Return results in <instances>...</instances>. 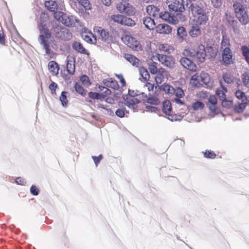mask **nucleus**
I'll use <instances>...</instances> for the list:
<instances>
[{"label": "nucleus", "instance_id": "58836bf2", "mask_svg": "<svg viewBox=\"0 0 249 249\" xmlns=\"http://www.w3.org/2000/svg\"><path fill=\"white\" fill-rule=\"evenodd\" d=\"M241 51L247 62L249 63V48L246 46H243L241 47Z\"/></svg>", "mask_w": 249, "mask_h": 249}, {"label": "nucleus", "instance_id": "6e6d98bb", "mask_svg": "<svg viewBox=\"0 0 249 249\" xmlns=\"http://www.w3.org/2000/svg\"><path fill=\"white\" fill-rule=\"evenodd\" d=\"M204 156L207 158L213 159L215 157L216 155L213 151H206L204 152Z\"/></svg>", "mask_w": 249, "mask_h": 249}, {"label": "nucleus", "instance_id": "39448f33", "mask_svg": "<svg viewBox=\"0 0 249 249\" xmlns=\"http://www.w3.org/2000/svg\"><path fill=\"white\" fill-rule=\"evenodd\" d=\"M162 111L166 117L171 121H180L185 115L184 113H173L171 103L169 100H166L163 102Z\"/></svg>", "mask_w": 249, "mask_h": 249}, {"label": "nucleus", "instance_id": "e433bc0d", "mask_svg": "<svg viewBox=\"0 0 249 249\" xmlns=\"http://www.w3.org/2000/svg\"><path fill=\"white\" fill-rule=\"evenodd\" d=\"M161 51L167 53H172L174 51V49L167 44H162L160 46Z\"/></svg>", "mask_w": 249, "mask_h": 249}, {"label": "nucleus", "instance_id": "393cba45", "mask_svg": "<svg viewBox=\"0 0 249 249\" xmlns=\"http://www.w3.org/2000/svg\"><path fill=\"white\" fill-rule=\"evenodd\" d=\"M221 89H218L216 90V94L218 96L219 99L222 101L226 98L225 93L228 92V89L226 87L222 85L220 82Z\"/></svg>", "mask_w": 249, "mask_h": 249}, {"label": "nucleus", "instance_id": "9b49d317", "mask_svg": "<svg viewBox=\"0 0 249 249\" xmlns=\"http://www.w3.org/2000/svg\"><path fill=\"white\" fill-rule=\"evenodd\" d=\"M157 57L159 62L164 66L171 70L175 68V59L172 56L157 54Z\"/></svg>", "mask_w": 249, "mask_h": 249}, {"label": "nucleus", "instance_id": "f03ea898", "mask_svg": "<svg viewBox=\"0 0 249 249\" xmlns=\"http://www.w3.org/2000/svg\"><path fill=\"white\" fill-rule=\"evenodd\" d=\"M187 4V10L191 12L196 22L200 25H205L208 20L206 9L196 3L192 2L190 0H185Z\"/></svg>", "mask_w": 249, "mask_h": 249}, {"label": "nucleus", "instance_id": "13d9d810", "mask_svg": "<svg viewBox=\"0 0 249 249\" xmlns=\"http://www.w3.org/2000/svg\"><path fill=\"white\" fill-rule=\"evenodd\" d=\"M92 159H93L96 165V166L97 167L98 163L100 162V160L103 159V156L102 155H100L98 157L92 156Z\"/></svg>", "mask_w": 249, "mask_h": 249}, {"label": "nucleus", "instance_id": "7ed1b4c3", "mask_svg": "<svg viewBox=\"0 0 249 249\" xmlns=\"http://www.w3.org/2000/svg\"><path fill=\"white\" fill-rule=\"evenodd\" d=\"M182 54L185 56L196 58L200 62H203L205 59L206 53L204 46L200 44L198 46L196 51L190 49H184Z\"/></svg>", "mask_w": 249, "mask_h": 249}, {"label": "nucleus", "instance_id": "864d4df0", "mask_svg": "<svg viewBox=\"0 0 249 249\" xmlns=\"http://www.w3.org/2000/svg\"><path fill=\"white\" fill-rule=\"evenodd\" d=\"M143 93H144L143 92H141L139 90H134L129 89V90H128L129 96L128 97H135V96H138L141 94H143Z\"/></svg>", "mask_w": 249, "mask_h": 249}, {"label": "nucleus", "instance_id": "09e8293b", "mask_svg": "<svg viewBox=\"0 0 249 249\" xmlns=\"http://www.w3.org/2000/svg\"><path fill=\"white\" fill-rule=\"evenodd\" d=\"M78 2L86 9L89 10L91 8L89 0H79Z\"/></svg>", "mask_w": 249, "mask_h": 249}, {"label": "nucleus", "instance_id": "cd10ccee", "mask_svg": "<svg viewBox=\"0 0 249 249\" xmlns=\"http://www.w3.org/2000/svg\"><path fill=\"white\" fill-rule=\"evenodd\" d=\"M197 23L196 25L192 26L189 31V34L192 37L197 36L201 34L200 29Z\"/></svg>", "mask_w": 249, "mask_h": 249}, {"label": "nucleus", "instance_id": "c756f323", "mask_svg": "<svg viewBox=\"0 0 249 249\" xmlns=\"http://www.w3.org/2000/svg\"><path fill=\"white\" fill-rule=\"evenodd\" d=\"M45 5L47 9L51 12H55L57 7V4L53 0L46 1Z\"/></svg>", "mask_w": 249, "mask_h": 249}, {"label": "nucleus", "instance_id": "412c9836", "mask_svg": "<svg viewBox=\"0 0 249 249\" xmlns=\"http://www.w3.org/2000/svg\"><path fill=\"white\" fill-rule=\"evenodd\" d=\"M231 43H230V39L229 37L226 35V34H223L222 35V40L221 43V46L220 48V50H224L225 49H231Z\"/></svg>", "mask_w": 249, "mask_h": 249}, {"label": "nucleus", "instance_id": "a878e982", "mask_svg": "<svg viewBox=\"0 0 249 249\" xmlns=\"http://www.w3.org/2000/svg\"><path fill=\"white\" fill-rule=\"evenodd\" d=\"M159 17L163 20L171 22L173 24H176V23L174 18L171 16V14L168 12H164V13L161 12Z\"/></svg>", "mask_w": 249, "mask_h": 249}, {"label": "nucleus", "instance_id": "4d7b16f0", "mask_svg": "<svg viewBox=\"0 0 249 249\" xmlns=\"http://www.w3.org/2000/svg\"><path fill=\"white\" fill-rule=\"evenodd\" d=\"M58 87L57 85L54 83V82H52L50 86H49V89L51 90L52 94H53L55 93V89L56 88Z\"/></svg>", "mask_w": 249, "mask_h": 249}, {"label": "nucleus", "instance_id": "4468645a", "mask_svg": "<svg viewBox=\"0 0 249 249\" xmlns=\"http://www.w3.org/2000/svg\"><path fill=\"white\" fill-rule=\"evenodd\" d=\"M185 56L182 57L180 60V64L185 69L190 71H196L197 70V66L192 61Z\"/></svg>", "mask_w": 249, "mask_h": 249}, {"label": "nucleus", "instance_id": "aec40b11", "mask_svg": "<svg viewBox=\"0 0 249 249\" xmlns=\"http://www.w3.org/2000/svg\"><path fill=\"white\" fill-rule=\"evenodd\" d=\"M124 58L128 61L133 66L139 67L140 66V60L135 56L131 54L125 53L124 54Z\"/></svg>", "mask_w": 249, "mask_h": 249}, {"label": "nucleus", "instance_id": "e2e57ef3", "mask_svg": "<svg viewBox=\"0 0 249 249\" xmlns=\"http://www.w3.org/2000/svg\"><path fill=\"white\" fill-rule=\"evenodd\" d=\"M30 192L33 195L35 196H37L38 194V189L35 185L32 186L30 188Z\"/></svg>", "mask_w": 249, "mask_h": 249}, {"label": "nucleus", "instance_id": "b1692460", "mask_svg": "<svg viewBox=\"0 0 249 249\" xmlns=\"http://www.w3.org/2000/svg\"><path fill=\"white\" fill-rule=\"evenodd\" d=\"M59 66L56 62L54 61H50L48 64V69L50 72L53 75H57L58 74Z\"/></svg>", "mask_w": 249, "mask_h": 249}, {"label": "nucleus", "instance_id": "052dcab7", "mask_svg": "<svg viewBox=\"0 0 249 249\" xmlns=\"http://www.w3.org/2000/svg\"><path fill=\"white\" fill-rule=\"evenodd\" d=\"M16 182L18 184L23 185L26 183V181L24 178L19 177L16 178Z\"/></svg>", "mask_w": 249, "mask_h": 249}, {"label": "nucleus", "instance_id": "49530a36", "mask_svg": "<svg viewBox=\"0 0 249 249\" xmlns=\"http://www.w3.org/2000/svg\"><path fill=\"white\" fill-rule=\"evenodd\" d=\"M242 80L244 85L249 88V71H247L243 74Z\"/></svg>", "mask_w": 249, "mask_h": 249}, {"label": "nucleus", "instance_id": "f704fd0d", "mask_svg": "<svg viewBox=\"0 0 249 249\" xmlns=\"http://www.w3.org/2000/svg\"><path fill=\"white\" fill-rule=\"evenodd\" d=\"M204 107V104L200 101H196L192 105V108L196 111L202 110Z\"/></svg>", "mask_w": 249, "mask_h": 249}, {"label": "nucleus", "instance_id": "473e14b6", "mask_svg": "<svg viewBox=\"0 0 249 249\" xmlns=\"http://www.w3.org/2000/svg\"><path fill=\"white\" fill-rule=\"evenodd\" d=\"M136 25L135 21L130 18L124 16L122 25L133 27Z\"/></svg>", "mask_w": 249, "mask_h": 249}, {"label": "nucleus", "instance_id": "7c9ffc66", "mask_svg": "<svg viewBox=\"0 0 249 249\" xmlns=\"http://www.w3.org/2000/svg\"><path fill=\"white\" fill-rule=\"evenodd\" d=\"M67 71L70 74H73L75 72V62L72 60H68L67 65Z\"/></svg>", "mask_w": 249, "mask_h": 249}, {"label": "nucleus", "instance_id": "6e6552de", "mask_svg": "<svg viewBox=\"0 0 249 249\" xmlns=\"http://www.w3.org/2000/svg\"><path fill=\"white\" fill-rule=\"evenodd\" d=\"M236 16L240 22L243 24H247L249 22V19L244 6L239 2L233 4Z\"/></svg>", "mask_w": 249, "mask_h": 249}, {"label": "nucleus", "instance_id": "a18cd8bd", "mask_svg": "<svg viewBox=\"0 0 249 249\" xmlns=\"http://www.w3.org/2000/svg\"><path fill=\"white\" fill-rule=\"evenodd\" d=\"M93 36L94 37V39H92L90 36L89 35L84 34H83L82 35V37L84 40H85L86 42L88 43L94 44L96 42V38Z\"/></svg>", "mask_w": 249, "mask_h": 249}, {"label": "nucleus", "instance_id": "f257e3e1", "mask_svg": "<svg viewBox=\"0 0 249 249\" xmlns=\"http://www.w3.org/2000/svg\"><path fill=\"white\" fill-rule=\"evenodd\" d=\"M48 22L49 19L47 15L44 13H41L38 24V28L40 31L38 40L45 49L46 54L48 55V58L50 59L53 57L54 53L50 48L51 42L53 41L51 34L49 30L45 28Z\"/></svg>", "mask_w": 249, "mask_h": 249}, {"label": "nucleus", "instance_id": "69168bd1", "mask_svg": "<svg viewBox=\"0 0 249 249\" xmlns=\"http://www.w3.org/2000/svg\"><path fill=\"white\" fill-rule=\"evenodd\" d=\"M116 76L120 80L122 86L124 87L125 86V81L122 74H116Z\"/></svg>", "mask_w": 249, "mask_h": 249}, {"label": "nucleus", "instance_id": "f3484780", "mask_svg": "<svg viewBox=\"0 0 249 249\" xmlns=\"http://www.w3.org/2000/svg\"><path fill=\"white\" fill-rule=\"evenodd\" d=\"M146 11L149 17L152 18L158 17L160 14V9L153 5H149L146 7Z\"/></svg>", "mask_w": 249, "mask_h": 249}, {"label": "nucleus", "instance_id": "5fc2aeb1", "mask_svg": "<svg viewBox=\"0 0 249 249\" xmlns=\"http://www.w3.org/2000/svg\"><path fill=\"white\" fill-rule=\"evenodd\" d=\"M156 65V63L153 62L149 65V70L152 74H155L158 72V69Z\"/></svg>", "mask_w": 249, "mask_h": 249}, {"label": "nucleus", "instance_id": "c03bdc74", "mask_svg": "<svg viewBox=\"0 0 249 249\" xmlns=\"http://www.w3.org/2000/svg\"><path fill=\"white\" fill-rule=\"evenodd\" d=\"M221 105L222 107L226 108H230L233 105V103L230 99L225 98V99L221 101Z\"/></svg>", "mask_w": 249, "mask_h": 249}, {"label": "nucleus", "instance_id": "20e7f679", "mask_svg": "<svg viewBox=\"0 0 249 249\" xmlns=\"http://www.w3.org/2000/svg\"><path fill=\"white\" fill-rule=\"evenodd\" d=\"M54 18L56 20L68 27H73L75 25L76 23L78 22L76 17L63 12H55Z\"/></svg>", "mask_w": 249, "mask_h": 249}, {"label": "nucleus", "instance_id": "72a5a7b5", "mask_svg": "<svg viewBox=\"0 0 249 249\" xmlns=\"http://www.w3.org/2000/svg\"><path fill=\"white\" fill-rule=\"evenodd\" d=\"M124 17V15L117 14L111 16L110 18L113 21L122 25Z\"/></svg>", "mask_w": 249, "mask_h": 249}, {"label": "nucleus", "instance_id": "c85d7f7f", "mask_svg": "<svg viewBox=\"0 0 249 249\" xmlns=\"http://www.w3.org/2000/svg\"><path fill=\"white\" fill-rule=\"evenodd\" d=\"M177 35L179 40L182 42L184 40L187 36V32L183 27H179L177 30Z\"/></svg>", "mask_w": 249, "mask_h": 249}, {"label": "nucleus", "instance_id": "4be33fe9", "mask_svg": "<svg viewBox=\"0 0 249 249\" xmlns=\"http://www.w3.org/2000/svg\"><path fill=\"white\" fill-rule=\"evenodd\" d=\"M217 104V98L215 95H211L208 98V106L210 110L214 112L216 109V105Z\"/></svg>", "mask_w": 249, "mask_h": 249}, {"label": "nucleus", "instance_id": "bb28decb", "mask_svg": "<svg viewBox=\"0 0 249 249\" xmlns=\"http://www.w3.org/2000/svg\"><path fill=\"white\" fill-rule=\"evenodd\" d=\"M139 72L142 78H139L141 81L146 82L149 79L150 75L149 72L145 68L143 67H141L139 69Z\"/></svg>", "mask_w": 249, "mask_h": 249}, {"label": "nucleus", "instance_id": "680f3d73", "mask_svg": "<svg viewBox=\"0 0 249 249\" xmlns=\"http://www.w3.org/2000/svg\"><path fill=\"white\" fill-rule=\"evenodd\" d=\"M164 78L163 76L159 75L157 74V75L155 77V81L157 84H160L162 83V80Z\"/></svg>", "mask_w": 249, "mask_h": 249}, {"label": "nucleus", "instance_id": "774afa93", "mask_svg": "<svg viewBox=\"0 0 249 249\" xmlns=\"http://www.w3.org/2000/svg\"><path fill=\"white\" fill-rule=\"evenodd\" d=\"M173 102L176 103L177 104L182 105L184 104V101L181 100L179 98H175L172 99Z\"/></svg>", "mask_w": 249, "mask_h": 249}, {"label": "nucleus", "instance_id": "8fccbe9b", "mask_svg": "<svg viewBox=\"0 0 249 249\" xmlns=\"http://www.w3.org/2000/svg\"><path fill=\"white\" fill-rule=\"evenodd\" d=\"M99 90L100 91L102 92V93L103 94L105 97L107 95H110L111 93V90L103 86H99Z\"/></svg>", "mask_w": 249, "mask_h": 249}, {"label": "nucleus", "instance_id": "423d86ee", "mask_svg": "<svg viewBox=\"0 0 249 249\" xmlns=\"http://www.w3.org/2000/svg\"><path fill=\"white\" fill-rule=\"evenodd\" d=\"M52 32L56 37L63 40H70L72 38L70 31L62 25L54 26Z\"/></svg>", "mask_w": 249, "mask_h": 249}, {"label": "nucleus", "instance_id": "79ce46f5", "mask_svg": "<svg viewBox=\"0 0 249 249\" xmlns=\"http://www.w3.org/2000/svg\"><path fill=\"white\" fill-rule=\"evenodd\" d=\"M80 80L82 84L88 87L91 84L89 77L86 75H82L80 77Z\"/></svg>", "mask_w": 249, "mask_h": 249}, {"label": "nucleus", "instance_id": "5701e85b", "mask_svg": "<svg viewBox=\"0 0 249 249\" xmlns=\"http://www.w3.org/2000/svg\"><path fill=\"white\" fill-rule=\"evenodd\" d=\"M73 49L78 53L88 54L86 49L83 47V45L79 42L74 41L72 45Z\"/></svg>", "mask_w": 249, "mask_h": 249}, {"label": "nucleus", "instance_id": "ea45409f", "mask_svg": "<svg viewBox=\"0 0 249 249\" xmlns=\"http://www.w3.org/2000/svg\"><path fill=\"white\" fill-rule=\"evenodd\" d=\"M173 94H174L176 98H182L184 96V93L183 90L180 88L174 89V91Z\"/></svg>", "mask_w": 249, "mask_h": 249}, {"label": "nucleus", "instance_id": "de8ad7c7", "mask_svg": "<svg viewBox=\"0 0 249 249\" xmlns=\"http://www.w3.org/2000/svg\"><path fill=\"white\" fill-rule=\"evenodd\" d=\"M246 107V103L243 102L238 104L235 107V110L236 112L240 113L242 112Z\"/></svg>", "mask_w": 249, "mask_h": 249}, {"label": "nucleus", "instance_id": "603ef678", "mask_svg": "<svg viewBox=\"0 0 249 249\" xmlns=\"http://www.w3.org/2000/svg\"><path fill=\"white\" fill-rule=\"evenodd\" d=\"M223 78L224 82L227 84H231L233 82L232 76L229 73H224Z\"/></svg>", "mask_w": 249, "mask_h": 249}, {"label": "nucleus", "instance_id": "ddd939ff", "mask_svg": "<svg viewBox=\"0 0 249 249\" xmlns=\"http://www.w3.org/2000/svg\"><path fill=\"white\" fill-rule=\"evenodd\" d=\"M221 52V56L222 61L225 65H229L232 64L233 62V54L231 49H225L220 51Z\"/></svg>", "mask_w": 249, "mask_h": 249}, {"label": "nucleus", "instance_id": "1a4fd4ad", "mask_svg": "<svg viewBox=\"0 0 249 249\" xmlns=\"http://www.w3.org/2000/svg\"><path fill=\"white\" fill-rule=\"evenodd\" d=\"M117 10L121 14L128 16H132L136 12L135 8L129 3L120 2L116 5Z\"/></svg>", "mask_w": 249, "mask_h": 249}, {"label": "nucleus", "instance_id": "338daca9", "mask_svg": "<svg viewBox=\"0 0 249 249\" xmlns=\"http://www.w3.org/2000/svg\"><path fill=\"white\" fill-rule=\"evenodd\" d=\"M98 93L94 92H89V97L92 99H96L98 97Z\"/></svg>", "mask_w": 249, "mask_h": 249}, {"label": "nucleus", "instance_id": "a19ab883", "mask_svg": "<svg viewBox=\"0 0 249 249\" xmlns=\"http://www.w3.org/2000/svg\"><path fill=\"white\" fill-rule=\"evenodd\" d=\"M98 108H102L106 110V112L105 113L109 115H112L113 114V111L109 108H108V106L105 105L103 104H99L97 106Z\"/></svg>", "mask_w": 249, "mask_h": 249}, {"label": "nucleus", "instance_id": "37998d69", "mask_svg": "<svg viewBox=\"0 0 249 249\" xmlns=\"http://www.w3.org/2000/svg\"><path fill=\"white\" fill-rule=\"evenodd\" d=\"M74 88L76 92L79 94L82 95V96H85L86 95V92L84 89L80 85L77 83H76L75 84Z\"/></svg>", "mask_w": 249, "mask_h": 249}, {"label": "nucleus", "instance_id": "6ab92c4d", "mask_svg": "<svg viewBox=\"0 0 249 249\" xmlns=\"http://www.w3.org/2000/svg\"><path fill=\"white\" fill-rule=\"evenodd\" d=\"M125 105L130 108L135 109L137 107V104L140 101L134 97H127L125 99Z\"/></svg>", "mask_w": 249, "mask_h": 249}, {"label": "nucleus", "instance_id": "bf43d9fd", "mask_svg": "<svg viewBox=\"0 0 249 249\" xmlns=\"http://www.w3.org/2000/svg\"><path fill=\"white\" fill-rule=\"evenodd\" d=\"M212 4L215 7H219L221 5L222 0H211Z\"/></svg>", "mask_w": 249, "mask_h": 249}, {"label": "nucleus", "instance_id": "3c124183", "mask_svg": "<svg viewBox=\"0 0 249 249\" xmlns=\"http://www.w3.org/2000/svg\"><path fill=\"white\" fill-rule=\"evenodd\" d=\"M67 93V92L63 91L62 92L61 96L60 97V100L63 106H66L68 103V100L66 96Z\"/></svg>", "mask_w": 249, "mask_h": 249}, {"label": "nucleus", "instance_id": "f8f14e48", "mask_svg": "<svg viewBox=\"0 0 249 249\" xmlns=\"http://www.w3.org/2000/svg\"><path fill=\"white\" fill-rule=\"evenodd\" d=\"M124 43L127 46L133 50L138 51L142 49V46L135 38L127 35L124 37Z\"/></svg>", "mask_w": 249, "mask_h": 249}, {"label": "nucleus", "instance_id": "4c0bfd02", "mask_svg": "<svg viewBox=\"0 0 249 249\" xmlns=\"http://www.w3.org/2000/svg\"><path fill=\"white\" fill-rule=\"evenodd\" d=\"M235 94L238 99L242 100L243 102H244L245 100L249 102V97L248 98L246 97L245 96V93L240 90H237L235 92Z\"/></svg>", "mask_w": 249, "mask_h": 249}, {"label": "nucleus", "instance_id": "dca6fc26", "mask_svg": "<svg viewBox=\"0 0 249 249\" xmlns=\"http://www.w3.org/2000/svg\"><path fill=\"white\" fill-rule=\"evenodd\" d=\"M156 32L160 34L169 35L172 32V28L170 26L165 23H160L156 28Z\"/></svg>", "mask_w": 249, "mask_h": 249}, {"label": "nucleus", "instance_id": "0e129e2a", "mask_svg": "<svg viewBox=\"0 0 249 249\" xmlns=\"http://www.w3.org/2000/svg\"><path fill=\"white\" fill-rule=\"evenodd\" d=\"M116 115L122 118L124 116V111L122 109H118L115 112Z\"/></svg>", "mask_w": 249, "mask_h": 249}, {"label": "nucleus", "instance_id": "c9c22d12", "mask_svg": "<svg viewBox=\"0 0 249 249\" xmlns=\"http://www.w3.org/2000/svg\"><path fill=\"white\" fill-rule=\"evenodd\" d=\"M161 90L164 91L167 94H173L174 88L168 84H164L161 87Z\"/></svg>", "mask_w": 249, "mask_h": 249}, {"label": "nucleus", "instance_id": "2eb2a0df", "mask_svg": "<svg viewBox=\"0 0 249 249\" xmlns=\"http://www.w3.org/2000/svg\"><path fill=\"white\" fill-rule=\"evenodd\" d=\"M142 21L144 27L149 30H153L156 27L154 18L151 17H144L142 19Z\"/></svg>", "mask_w": 249, "mask_h": 249}, {"label": "nucleus", "instance_id": "0eeeda50", "mask_svg": "<svg viewBox=\"0 0 249 249\" xmlns=\"http://www.w3.org/2000/svg\"><path fill=\"white\" fill-rule=\"evenodd\" d=\"M185 0H167L166 4L168 5L170 12L182 13L185 10H187V4Z\"/></svg>", "mask_w": 249, "mask_h": 249}, {"label": "nucleus", "instance_id": "2f4dec72", "mask_svg": "<svg viewBox=\"0 0 249 249\" xmlns=\"http://www.w3.org/2000/svg\"><path fill=\"white\" fill-rule=\"evenodd\" d=\"M104 83L107 87H109L113 88L114 89H117L118 88V85L117 82L115 80H112L110 78L108 80L106 79L104 80Z\"/></svg>", "mask_w": 249, "mask_h": 249}, {"label": "nucleus", "instance_id": "9d476101", "mask_svg": "<svg viewBox=\"0 0 249 249\" xmlns=\"http://www.w3.org/2000/svg\"><path fill=\"white\" fill-rule=\"evenodd\" d=\"M210 78L206 72H201L200 74H196L191 78V81L196 86L207 85L209 83Z\"/></svg>", "mask_w": 249, "mask_h": 249}, {"label": "nucleus", "instance_id": "a211bd4d", "mask_svg": "<svg viewBox=\"0 0 249 249\" xmlns=\"http://www.w3.org/2000/svg\"><path fill=\"white\" fill-rule=\"evenodd\" d=\"M95 33L99 36V38L103 41H107L109 37V33L100 27H96L94 29Z\"/></svg>", "mask_w": 249, "mask_h": 249}]
</instances>
